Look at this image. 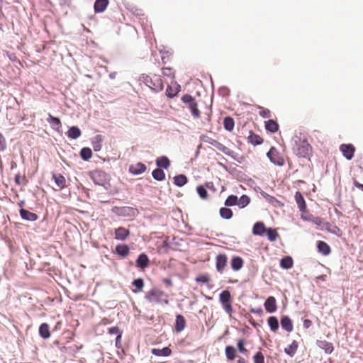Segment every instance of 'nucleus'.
Listing matches in <instances>:
<instances>
[{
    "instance_id": "obj_1",
    "label": "nucleus",
    "mask_w": 363,
    "mask_h": 363,
    "mask_svg": "<svg viewBox=\"0 0 363 363\" xmlns=\"http://www.w3.org/2000/svg\"><path fill=\"white\" fill-rule=\"evenodd\" d=\"M291 145L293 152L298 157L305 158L308 161L311 160V157L313 155V149L306 138L302 139L301 136L296 135L292 137Z\"/></svg>"
},
{
    "instance_id": "obj_2",
    "label": "nucleus",
    "mask_w": 363,
    "mask_h": 363,
    "mask_svg": "<svg viewBox=\"0 0 363 363\" xmlns=\"http://www.w3.org/2000/svg\"><path fill=\"white\" fill-rule=\"evenodd\" d=\"M88 174L95 185L101 186L106 191L110 189L111 176L108 173L101 169H95L89 171Z\"/></svg>"
},
{
    "instance_id": "obj_3",
    "label": "nucleus",
    "mask_w": 363,
    "mask_h": 363,
    "mask_svg": "<svg viewBox=\"0 0 363 363\" xmlns=\"http://www.w3.org/2000/svg\"><path fill=\"white\" fill-rule=\"evenodd\" d=\"M155 79H152L145 74H142L139 77V81L143 82L154 92L158 93L163 89L164 85L159 76L155 75Z\"/></svg>"
},
{
    "instance_id": "obj_4",
    "label": "nucleus",
    "mask_w": 363,
    "mask_h": 363,
    "mask_svg": "<svg viewBox=\"0 0 363 363\" xmlns=\"http://www.w3.org/2000/svg\"><path fill=\"white\" fill-rule=\"evenodd\" d=\"M111 212L117 216L135 218L140 213L136 208L130 206H113Z\"/></svg>"
},
{
    "instance_id": "obj_5",
    "label": "nucleus",
    "mask_w": 363,
    "mask_h": 363,
    "mask_svg": "<svg viewBox=\"0 0 363 363\" xmlns=\"http://www.w3.org/2000/svg\"><path fill=\"white\" fill-rule=\"evenodd\" d=\"M181 100L184 104L189 105V109L194 118H199L200 117L201 112L198 108V104L194 96L191 94H186L182 96Z\"/></svg>"
},
{
    "instance_id": "obj_6",
    "label": "nucleus",
    "mask_w": 363,
    "mask_h": 363,
    "mask_svg": "<svg viewBox=\"0 0 363 363\" xmlns=\"http://www.w3.org/2000/svg\"><path fill=\"white\" fill-rule=\"evenodd\" d=\"M219 301L222 305L223 310L231 314L233 311L232 306V296L228 290H223L219 294Z\"/></svg>"
},
{
    "instance_id": "obj_7",
    "label": "nucleus",
    "mask_w": 363,
    "mask_h": 363,
    "mask_svg": "<svg viewBox=\"0 0 363 363\" xmlns=\"http://www.w3.org/2000/svg\"><path fill=\"white\" fill-rule=\"evenodd\" d=\"M267 156L269 161L275 165L281 167L284 164V160L280 155L277 148L272 146L267 153Z\"/></svg>"
},
{
    "instance_id": "obj_8",
    "label": "nucleus",
    "mask_w": 363,
    "mask_h": 363,
    "mask_svg": "<svg viewBox=\"0 0 363 363\" xmlns=\"http://www.w3.org/2000/svg\"><path fill=\"white\" fill-rule=\"evenodd\" d=\"M301 218L304 221L313 223L318 226H321L323 224L326 225H330L328 222H324V220L322 218L315 216L313 214L308 213V212L301 213Z\"/></svg>"
},
{
    "instance_id": "obj_9",
    "label": "nucleus",
    "mask_w": 363,
    "mask_h": 363,
    "mask_svg": "<svg viewBox=\"0 0 363 363\" xmlns=\"http://www.w3.org/2000/svg\"><path fill=\"white\" fill-rule=\"evenodd\" d=\"M340 150L346 160H351L354 155L355 147L351 143H344L340 145Z\"/></svg>"
},
{
    "instance_id": "obj_10",
    "label": "nucleus",
    "mask_w": 363,
    "mask_h": 363,
    "mask_svg": "<svg viewBox=\"0 0 363 363\" xmlns=\"http://www.w3.org/2000/svg\"><path fill=\"white\" fill-rule=\"evenodd\" d=\"M150 262V261L147 255L145 252H142L139 254L135 260V266L140 269H145L149 267Z\"/></svg>"
},
{
    "instance_id": "obj_11",
    "label": "nucleus",
    "mask_w": 363,
    "mask_h": 363,
    "mask_svg": "<svg viewBox=\"0 0 363 363\" xmlns=\"http://www.w3.org/2000/svg\"><path fill=\"white\" fill-rule=\"evenodd\" d=\"M228 257L225 254L220 253L216 258V268L218 272L222 273L227 265Z\"/></svg>"
},
{
    "instance_id": "obj_12",
    "label": "nucleus",
    "mask_w": 363,
    "mask_h": 363,
    "mask_svg": "<svg viewBox=\"0 0 363 363\" xmlns=\"http://www.w3.org/2000/svg\"><path fill=\"white\" fill-rule=\"evenodd\" d=\"M147 170V166L141 162H137L136 164H130L128 168L129 172L133 175H140L144 173Z\"/></svg>"
},
{
    "instance_id": "obj_13",
    "label": "nucleus",
    "mask_w": 363,
    "mask_h": 363,
    "mask_svg": "<svg viewBox=\"0 0 363 363\" xmlns=\"http://www.w3.org/2000/svg\"><path fill=\"white\" fill-rule=\"evenodd\" d=\"M47 122L50 125L51 128L57 131H62V123L60 118L52 116L51 113L48 114Z\"/></svg>"
},
{
    "instance_id": "obj_14",
    "label": "nucleus",
    "mask_w": 363,
    "mask_h": 363,
    "mask_svg": "<svg viewBox=\"0 0 363 363\" xmlns=\"http://www.w3.org/2000/svg\"><path fill=\"white\" fill-rule=\"evenodd\" d=\"M294 199L296 202L297 206L299 211L303 213H307V206L303 197V195L299 191H297L295 193Z\"/></svg>"
},
{
    "instance_id": "obj_15",
    "label": "nucleus",
    "mask_w": 363,
    "mask_h": 363,
    "mask_svg": "<svg viewBox=\"0 0 363 363\" xmlns=\"http://www.w3.org/2000/svg\"><path fill=\"white\" fill-rule=\"evenodd\" d=\"M264 306L267 313H273L276 312L277 310L276 298L272 296L267 297L264 301Z\"/></svg>"
},
{
    "instance_id": "obj_16",
    "label": "nucleus",
    "mask_w": 363,
    "mask_h": 363,
    "mask_svg": "<svg viewBox=\"0 0 363 363\" xmlns=\"http://www.w3.org/2000/svg\"><path fill=\"white\" fill-rule=\"evenodd\" d=\"M19 215L23 220L30 222L35 221L38 218V216L36 213L23 208L19 209Z\"/></svg>"
},
{
    "instance_id": "obj_17",
    "label": "nucleus",
    "mask_w": 363,
    "mask_h": 363,
    "mask_svg": "<svg viewBox=\"0 0 363 363\" xmlns=\"http://www.w3.org/2000/svg\"><path fill=\"white\" fill-rule=\"evenodd\" d=\"M280 325L283 330L291 333L294 330L293 321L289 315H284L281 317Z\"/></svg>"
},
{
    "instance_id": "obj_18",
    "label": "nucleus",
    "mask_w": 363,
    "mask_h": 363,
    "mask_svg": "<svg viewBox=\"0 0 363 363\" xmlns=\"http://www.w3.org/2000/svg\"><path fill=\"white\" fill-rule=\"evenodd\" d=\"M130 235V230L125 227H118L114 230V238L118 240L124 241Z\"/></svg>"
},
{
    "instance_id": "obj_19",
    "label": "nucleus",
    "mask_w": 363,
    "mask_h": 363,
    "mask_svg": "<svg viewBox=\"0 0 363 363\" xmlns=\"http://www.w3.org/2000/svg\"><path fill=\"white\" fill-rule=\"evenodd\" d=\"M267 228L264 222L257 221L253 225L252 233L254 235L263 236L267 231Z\"/></svg>"
},
{
    "instance_id": "obj_20",
    "label": "nucleus",
    "mask_w": 363,
    "mask_h": 363,
    "mask_svg": "<svg viewBox=\"0 0 363 363\" xmlns=\"http://www.w3.org/2000/svg\"><path fill=\"white\" fill-rule=\"evenodd\" d=\"M315 344L317 347L324 350L325 353L327 354H331L334 350V346L333 343L326 340H317Z\"/></svg>"
},
{
    "instance_id": "obj_21",
    "label": "nucleus",
    "mask_w": 363,
    "mask_h": 363,
    "mask_svg": "<svg viewBox=\"0 0 363 363\" xmlns=\"http://www.w3.org/2000/svg\"><path fill=\"white\" fill-rule=\"evenodd\" d=\"M186 325V319L184 315L177 314L176 315L174 323V331L176 333H181L183 331Z\"/></svg>"
},
{
    "instance_id": "obj_22",
    "label": "nucleus",
    "mask_w": 363,
    "mask_h": 363,
    "mask_svg": "<svg viewBox=\"0 0 363 363\" xmlns=\"http://www.w3.org/2000/svg\"><path fill=\"white\" fill-rule=\"evenodd\" d=\"M316 247L318 252L324 256L329 255L331 253L330 246L325 241H317Z\"/></svg>"
},
{
    "instance_id": "obj_23",
    "label": "nucleus",
    "mask_w": 363,
    "mask_h": 363,
    "mask_svg": "<svg viewBox=\"0 0 363 363\" xmlns=\"http://www.w3.org/2000/svg\"><path fill=\"white\" fill-rule=\"evenodd\" d=\"M130 247L126 244H118L116 246L114 252L121 257H125L130 253Z\"/></svg>"
},
{
    "instance_id": "obj_24",
    "label": "nucleus",
    "mask_w": 363,
    "mask_h": 363,
    "mask_svg": "<svg viewBox=\"0 0 363 363\" xmlns=\"http://www.w3.org/2000/svg\"><path fill=\"white\" fill-rule=\"evenodd\" d=\"M174 90L173 89V87L171 85H168L167 86V89H166V91H165V94H166L167 98L173 99L180 91L181 86L177 82H174Z\"/></svg>"
},
{
    "instance_id": "obj_25",
    "label": "nucleus",
    "mask_w": 363,
    "mask_h": 363,
    "mask_svg": "<svg viewBox=\"0 0 363 363\" xmlns=\"http://www.w3.org/2000/svg\"><path fill=\"white\" fill-rule=\"evenodd\" d=\"M155 163L158 168L162 169H167L171 165L170 160L165 155L157 157L155 160Z\"/></svg>"
},
{
    "instance_id": "obj_26",
    "label": "nucleus",
    "mask_w": 363,
    "mask_h": 363,
    "mask_svg": "<svg viewBox=\"0 0 363 363\" xmlns=\"http://www.w3.org/2000/svg\"><path fill=\"white\" fill-rule=\"evenodd\" d=\"M244 264L243 259L240 256H233L230 260V267L235 272L240 270Z\"/></svg>"
},
{
    "instance_id": "obj_27",
    "label": "nucleus",
    "mask_w": 363,
    "mask_h": 363,
    "mask_svg": "<svg viewBox=\"0 0 363 363\" xmlns=\"http://www.w3.org/2000/svg\"><path fill=\"white\" fill-rule=\"evenodd\" d=\"M38 333L41 338L46 340L50 337V325L47 323H43L40 325Z\"/></svg>"
},
{
    "instance_id": "obj_28",
    "label": "nucleus",
    "mask_w": 363,
    "mask_h": 363,
    "mask_svg": "<svg viewBox=\"0 0 363 363\" xmlns=\"http://www.w3.org/2000/svg\"><path fill=\"white\" fill-rule=\"evenodd\" d=\"M108 3V0H95L94 4V12L96 13L104 12L106 9Z\"/></svg>"
},
{
    "instance_id": "obj_29",
    "label": "nucleus",
    "mask_w": 363,
    "mask_h": 363,
    "mask_svg": "<svg viewBox=\"0 0 363 363\" xmlns=\"http://www.w3.org/2000/svg\"><path fill=\"white\" fill-rule=\"evenodd\" d=\"M52 178L54 180L55 184L60 189H64L66 186V179L65 177L60 173H52Z\"/></svg>"
},
{
    "instance_id": "obj_30",
    "label": "nucleus",
    "mask_w": 363,
    "mask_h": 363,
    "mask_svg": "<svg viewBox=\"0 0 363 363\" xmlns=\"http://www.w3.org/2000/svg\"><path fill=\"white\" fill-rule=\"evenodd\" d=\"M164 295V293L162 291H157L155 289H152L145 296V298L148 302H153L155 298L161 297ZM167 296V294H165Z\"/></svg>"
},
{
    "instance_id": "obj_31",
    "label": "nucleus",
    "mask_w": 363,
    "mask_h": 363,
    "mask_svg": "<svg viewBox=\"0 0 363 363\" xmlns=\"http://www.w3.org/2000/svg\"><path fill=\"white\" fill-rule=\"evenodd\" d=\"M67 136L72 140H77L82 135L80 128L77 125H72L69 128L66 133Z\"/></svg>"
},
{
    "instance_id": "obj_32",
    "label": "nucleus",
    "mask_w": 363,
    "mask_h": 363,
    "mask_svg": "<svg viewBox=\"0 0 363 363\" xmlns=\"http://www.w3.org/2000/svg\"><path fill=\"white\" fill-rule=\"evenodd\" d=\"M248 143L254 146L259 145L263 143L264 140L261 136L255 133L252 130L249 132L247 137Z\"/></svg>"
},
{
    "instance_id": "obj_33",
    "label": "nucleus",
    "mask_w": 363,
    "mask_h": 363,
    "mask_svg": "<svg viewBox=\"0 0 363 363\" xmlns=\"http://www.w3.org/2000/svg\"><path fill=\"white\" fill-rule=\"evenodd\" d=\"M151 353L157 357H169L172 354V350L169 347H164L162 349L152 348Z\"/></svg>"
},
{
    "instance_id": "obj_34",
    "label": "nucleus",
    "mask_w": 363,
    "mask_h": 363,
    "mask_svg": "<svg viewBox=\"0 0 363 363\" xmlns=\"http://www.w3.org/2000/svg\"><path fill=\"white\" fill-rule=\"evenodd\" d=\"M279 265L284 269H290L294 266V259L291 256H284L280 259Z\"/></svg>"
},
{
    "instance_id": "obj_35",
    "label": "nucleus",
    "mask_w": 363,
    "mask_h": 363,
    "mask_svg": "<svg viewBox=\"0 0 363 363\" xmlns=\"http://www.w3.org/2000/svg\"><path fill=\"white\" fill-rule=\"evenodd\" d=\"M188 181V177L184 174H177L173 177L174 184L178 187L184 186Z\"/></svg>"
},
{
    "instance_id": "obj_36",
    "label": "nucleus",
    "mask_w": 363,
    "mask_h": 363,
    "mask_svg": "<svg viewBox=\"0 0 363 363\" xmlns=\"http://www.w3.org/2000/svg\"><path fill=\"white\" fill-rule=\"evenodd\" d=\"M123 5L133 15H135L137 17H139L140 19H141V16H144V13H143L142 9L137 8L133 4H132L129 2H123Z\"/></svg>"
},
{
    "instance_id": "obj_37",
    "label": "nucleus",
    "mask_w": 363,
    "mask_h": 363,
    "mask_svg": "<svg viewBox=\"0 0 363 363\" xmlns=\"http://www.w3.org/2000/svg\"><path fill=\"white\" fill-rule=\"evenodd\" d=\"M264 124L265 129L267 130V131L271 133H275L279 130V125L278 123L273 119H269L268 121L264 122Z\"/></svg>"
},
{
    "instance_id": "obj_38",
    "label": "nucleus",
    "mask_w": 363,
    "mask_h": 363,
    "mask_svg": "<svg viewBox=\"0 0 363 363\" xmlns=\"http://www.w3.org/2000/svg\"><path fill=\"white\" fill-rule=\"evenodd\" d=\"M103 143V136L101 135H96L91 139V145L93 150L95 152H99L101 150Z\"/></svg>"
},
{
    "instance_id": "obj_39",
    "label": "nucleus",
    "mask_w": 363,
    "mask_h": 363,
    "mask_svg": "<svg viewBox=\"0 0 363 363\" xmlns=\"http://www.w3.org/2000/svg\"><path fill=\"white\" fill-rule=\"evenodd\" d=\"M93 155L92 150L89 147H84L80 150L79 156L83 161H89Z\"/></svg>"
},
{
    "instance_id": "obj_40",
    "label": "nucleus",
    "mask_w": 363,
    "mask_h": 363,
    "mask_svg": "<svg viewBox=\"0 0 363 363\" xmlns=\"http://www.w3.org/2000/svg\"><path fill=\"white\" fill-rule=\"evenodd\" d=\"M267 324L272 332H277L279 328V322L276 316H269L267 319Z\"/></svg>"
},
{
    "instance_id": "obj_41",
    "label": "nucleus",
    "mask_w": 363,
    "mask_h": 363,
    "mask_svg": "<svg viewBox=\"0 0 363 363\" xmlns=\"http://www.w3.org/2000/svg\"><path fill=\"white\" fill-rule=\"evenodd\" d=\"M215 147L217 148L220 152H222L223 153H224L225 155L230 157L231 158H235V152L229 149L220 142L218 141V143L216 144Z\"/></svg>"
},
{
    "instance_id": "obj_42",
    "label": "nucleus",
    "mask_w": 363,
    "mask_h": 363,
    "mask_svg": "<svg viewBox=\"0 0 363 363\" xmlns=\"http://www.w3.org/2000/svg\"><path fill=\"white\" fill-rule=\"evenodd\" d=\"M219 215L223 219L230 220L233 216V212L230 208L225 206V207L220 208Z\"/></svg>"
},
{
    "instance_id": "obj_43",
    "label": "nucleus",
    "mask_w": 363,
    "mask_h": 363,
    "mask_svg": "<svg viewBox=\"0 0 363 363\" xmlns=\"http://www.w3.org/2000/svg\"><path fill=\"white\" fill-rule=\"evenodd\" d=\"M132 285L135 287L134 289H132V292L137 294L143 290L144 287V280L142 278L135 279L132 282Z\"/></svg>"
},
{
    "instance_id": "obj_44",
    "label": "nucleus",
    "mask_w": 363,
    "mask_h": 363,
    "mask_svg": "<svg viewBox=\"0 0 363 363\" xmlns=\"http://www.w3.org/2000/svg\"><path fill=\"white\" fill-rule=\"evenodd\" d=\"M298 347V342L296 340H293L292 342L288 346V347L284 348V352L287 355L292 357L296 354Z\"/></svg>"
},
{
    "instance_id": "obj_45",
    "label": "nucleus",
    "mask_w": 363,
    "mask_h": 363,
    "mask_svg": "<svg viewBox=\"0 0 363 363\" xmlns=\"http://www.w3.org/2000/svg\"><path fill=\"white\" fill-rule=\"evenodd\" d=\"M225 353L228 361H233L236 357V349L232 345H227L225 347Z\"/></svg>"
},
{
    "instance_id": "obj_46",
    "label": "nucleus",
    "mask_w": 363,
    "mask_h": 363,
    "mask_svg": "<svg viewBox=\"0 0 363 363\" xmlns=\"http://www.w3.org/2000/svg\"><path fill=\"white\" fill-rule=\"evenodd\" d=\"M153 179L157 182H162L165 179V173L162 169L156 168L152 172Z\"/></svg>"
},
{
    "instance_id": "obj_47",
    "label": "nucleus",
    "mask_w": 363,
    "mask_h": 363,
    "mask_svg": "<svg viewBox=\"0 0 363 363\" xmlns=\"http://www.w3.org/2000/svg\"><path fill=\"white\" fill-rule=\"evenodd\" d=\"M223 127L225 130L232 131L235 127L234 119L230 116H225L223 118Z\"/></svg>"
},
{
    "instance_id": "obj_48",
    "label": "nucleus",
    "mask_w": 363,
    "mask_h": 363,
    "mask_svg": "<svg viewBox=\"0 0 363 363\" xmlns=\"http://www.w3.org/2000/svg\"><path fill=\"white\" fill-rule=\"evenodd\" d=\"M250 201L251 199L249 196L246 194H242L240 198H238L237 206L240 208H244L250 204Z\"/></svg>"
},
{
    "instance_id": "obj_49",
    "label": "nucleus",
    "mask_w": 363,
    "mask_h": 363,
    "mask_svg": "<svg viewBox=\"0 0 363 363\" xmlns=\"http://www.w3.org/2000/svg\"><path fill=\"white\" fill-rule=\"evenodd\" d=\"M260 194L262 196L265 200L271 203L272 205L276 206L277 204H280L281 202L277 199L274 196L269 195L267 192L264 191H261Z\"/></svg>"
},
{
    "instance_id": "obj_50",
    "label": "nucleus",
    "mask_w": 363,
    "mask_h": 363,
    "mask_svg": "<svg viewBox=\"0 0 363 363\" xmlns=\"http://www.w3.org/2000/svg\"><path fill=\"white\" fill-rule=\"evenodd\" d=\"M264 235H267V239L270 242H274L279 237V234L277 232L276 229L271 227L267 228V231Z\"/></svg>"
},
{
    "instance_id": "obj_51",
    "label": "nucleus",
    "mask_w": 363,
    "mask_h": 363,
    "mask_svg": "<svg viewBox=\"0 0 363 363\" xmlns=\"http://www.w3.org/2000/svg\"><path fill=\"white\" fill-rule=\"evenodd\" d=\"M238 201V197L236 195H229L224 201V205L227 207H231L237 206Z\"/></svg>"
},
{
    "instance_id": "obj_52",
    "label": "nucleus",
    "mask_w": 363,
    "mask_h": 363,
    "mask_svg": "<svg viewBox=\"0 0 363 363\" xmlns=\"http://www.w3.org/2000/svg\"><path fill=\"white\" fill-rule=\"evenodd\" d=\"M211 280L208 273L200 274L195 278V281L200 284H207Z\"/></svg>"
},
{
    "instance_id": "obj_53",
    "label": "nucleus",
    "mask_w": 363,
    "mask_h": 363,
    "mask_svg": "<svg viewBox=\"0 0 363 363\" xmlns=\"http://www.w3.org/2000/svg\"><path fill=\"white\" fill-rule=\"evenodd\" d=\"M196 192L199 197L203 200H206L208 197V193L207 191L206 187L204 185H199L196 187Z\"/></svg>"
},
{
    "instance_id": "obj_54",
    "label": "nucleus",
    "mask_w": 363,
    "mask_h": 363,
    "mask_svg": "<svg viewBox=\"0 0 363 363\" xmlns=\"http://www.w3.org/2000/svg\"><path fill=\"white\" fill-rule=\"evenodd\" d=\"M245 341L243 339H240L238 340L237 342V347L238 350V352L243 354H247L248 352L247 350L245 347Z\"/></svg>"
},
{
    "instance_id": "obj_55",
    "label": "nucleus",
    "mask_w": 363,
    "mask_h": 363,
    "mask_svg": "<svg viewBox=\"0 0 363 363\" xmlns=\"http://www.w3.org/2000/svg\"><path fill=\"white\" fill-rule=\"evenodd\" d=\"M172 71H173V69L169 67H163L162 69V73L164 76L170 77L171 79H173L175 78V74H174V72H172Z\"/></svg>"
},
{
    "instance_id": "obj_56",
    "label": "nucleus",
    "mask_w": 363,
    "mask_h": 363,
    "mask_svg": "<svg viewBox=\"0 0 363 363\" xmlns=\"http://www.w3.org/2000/svg\"><path fill=\"white\" fill-rule=\"evenodd\" d=\"M254 363H264V356L261 351L257 352L253 356Z\"/></svg>"
},
{
    "instance_id": "obj_57",
    "label": "nucleus",
    "mask_w": 363,
    "mask_h": 363,
    "mask_svg": "<svg viewBox=\"0 0 363 363\" xmlns=\"http://www.w3.org/2000/svg\"><path fill=\"white\" fill-rule=\"evenodd\" d=\"M108 333L110 335H123V330L118 326H113L108 328Z\"/></svg>"
},
{
    "instance_id": "obj_58",
    "label": "nucleus",
    "mask_w": 363,
    "mask_h": 363,
    "mask_svg": "<svg viewBox=\"0 0 363 363\" xmlns=\"http://www.w3.org/2000/svg\"><path fill=\"white\" fill-rule=\"evenodd\" d=\"M218 164L222 167L225 171L228 172L233 177L237 174V173L239 172L238 169H237L236 167H228L226 165L218 162Z\"/></svg>"
},
{
    "instance_id": "obj_59",
    "label": "nucleus",
    "mask_w": 363,
    "mask_h": 363,
    "mask_svg": "<svg viewBox=\"0 0 363 363\" xmlns=\"http://www.w3.org/2000/svg\"><path fill=\"white\" fill-rule=\"evenodd\" d=\"M218 93L222 97H227L230 95V89L228 87L223 86L218 89Z\"/></svg>"
},
{
    "instance_id": "obj_60",
    "label": "nucleus",
    "mask_w": 363,
    "mask_h": 363,
    "mask_svg": "<svg viewBox=\"0 0 363 363\" xmlns=\"http://www.w3.org/2000/svg\"><path fill=\"white\" fill-rule=\"evenodd\" d=\"M261 111H259V116L263 118H268L270 117V111L263 107H259Z\"/></svg>"
},
{
    "instance_id": "obj_61",
    "label": "nucleus",
    "mask_w": 363,
    "mask_h": 363,
    "mask_svg": "<svg viewBox=\"0 0 363 363\" xmlns=\"http://www.w3.org/2000/svg\"><path fill=\"white\" fill-rule=\"evenodd\" d=\"M234 178L239 182H245L247 180V175L242 171L239 170Z\"/></svg>"
},
{
    "instance_id": "obj_62",
    "label": "nucleus",
    "mask_w": 363,
    "mask_h": 363,
    "mask_svg": "<svg viewBox=\"0 0 363 363\" xmlns=\"http://www.w3.org/2000/svg\"><path fill=\"white\" fill-rule=\"evenodd\" d=\"M201 139L206 143H208L211 145H213V147L216 146V144L218 143L217 140L210 138V137H208V136H206V135H203L201 137Z\"/></svg>"
},
{
    "instance_id": "obj_63",
    "label": "nucleus",
    "mask_w": 363,
    "mask_h": 363,
    "mask_svg": "<svg viewBox=\"0 0 363 363\" xmlns=\"http://www.w3.org/2000/svg\"><path fill=\"white\" fill-rule=\"evenodd\" d=\"M6 149V142L4 135L0 133V152H4Z\"/></svg>"
},
{
    "instance_id": "obj_64",
    "label": "nucleus",
    "mask_w": 363,
    "mask_h": 363,
    "mask_svg": "<svg viewBox=\"0 0 363 363\" xmlns=\"http://www.w3.org/2000/svg\"><path fill=\"white\" fill-rule=\"evenodd\" d=\"M162 281L165 284L166 288H171L173 286V283L170 277L163 278Z\"/></svg>"
}]
</instances>
